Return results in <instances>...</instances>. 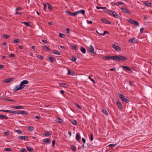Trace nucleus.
<instances>
[{
	"mask_svg": "<svg viewBox=\"0 0 152 152\" xmlns=\"http://www.w3.org/2000/svg\"><path fill=\"white\" fill-rule=\"evenodd\" d=\"M28 83V82L27 80H23L20 83L19 86L16 85L13 90L14 92H16L18 90L22 89L26 86L25 85Z\"/></svg>",
	"mask_w": 152,
	"mask_h": 152,
	"instance_id": "f257e3e1",
	"label": "nucleus"
},
{
	"mask_svg": "<svg viewBox=\"0 0 152 152\" xmlns=\"http://www.w3.org/2000/svg\"><path fill=\"white\" fill-rule=\"evenodd\" d=\"M127 59V58L126 57L121 55L115 56V60L116 61H118V60L121 61L126 60Z\"/></svg>",
	"mask_w": 152,
	"mask_h": 152,
	"instance_id": "f03ea898",
	"label": "nucleus"
},
{
	"mask_svg": "<svg viewBox=\"0 0 152 152\" xmlns=\"http://www.w3.org/2000/svg\"><path fill=\"white\" fill-rule=\"evenodd\" d=\"M103 58L105 60H115V56H103Z\"/></svg>",
	"mask_w": 152,
	"mask_h": 152,
	"instance_id": "7ed1b4c3",
	"label": "nucleus"
},
{
	"mask_svg": "<svg viewBox=\"0 0 152 152\" xmlns=\"http://www.w3.org/2000/svg\"><path fill=\"white\" fill-rule=\"evenodd\" d=\"M119 98L121 99L122 101L126 103H128L129 102V99L125 98L124 96L121 94H119Z\"/></svg>",
	"mask_w": 152,
	"mask_h": 152,
	"instance_id": "20e7f679",
	"label": "nucleus"
},
{
	"mask_svg": "<svg viewBox=\"0 0 152 152\" xmlns=\"http://www.w3.org/2000/svg\"><path fill=\"white\" fill-rule=\"evenodd\" d=\"M128 21L132 24L136 25L137 26L139 25V24L138 21L134 20L132 19H129Z\"/></svg>",
	"mask_w": 152,
	"mask_h": 152,
	"instance_id": "39448f33",
	"label": "nucleus"
},
{
	"mask_svg": "<svg viewBox=\"0 0 152 152\" xmlns=\"http://www.w3.org/2000/svg\"><path fill=\"white\" fill-rule=\"evenodd\" d=\"M112 47L115 50L118 51H120L121 50V49H120V47L119 46L115 45V44H113L112 45Z\"/></svg>",
	"mask_w": 152,
	"mask_h": 152,
	"instance_id": "423d86ee",
	"label": "nucleus"
},
{
	"mask_svg": "<svg viewBox=\"0 0 152 152\" xmlns=\"http://www.w3.org/2000/svg\"><path fill=\"white\" fill-rule=\"evenodd\" d=\"M121 9L122 10L123 12L128 14H130L131 12L129 10H128L126 8L124 7H121Z\"/></svg>",
	"mask_w": 152,
	"mask_h": 152,
	"instance_id": "0eeeda50",
	"label": "nucleus"
},
{
	"mask_svg": "<svg viewBox=\"0 0 152 152\" xmlns=\"http://www.w3.org/2000/svg\"><path fill=\"white\" fill-rule=\"evenodd\" d=\"M90 48H89L88 50L89 51L91 52L92 53L94 54L96 53V52L94 51V48L91 45H90Z\"/></svg>",
	"mask_w": 152,
	"mask_h": 152,
	"instance_id": "6e6552de",
	"label": "nucleus"
},
{
	"mask_svg": "<svg viewBox=\"0 0 152 152\" xmlns=\"http://www.w3.org/2000/svg\"><path fill=\"white\" fill-rule=\"evenodd\" d=\"M14 80V78H8L7 79L4 80V82L6 83H8L10 82H11Z\"/></svg>",
	"mask_w": 152,
	"mask_h": 152,
	"instance_id": "1a4fd4ad",
	"label": "nucleus"
},
{
	"mask_svg": "<svg viewBox=\"0 0 152 152\" xmlns=\"http://www.w3.org/2000/svg\"><path fill=\"white\" fill-rule=\"evenodd\" d=\"M129 42L132 43H136L137 42V40L135 38H131L128 40Z\"/></svg>",
	"mask_w": 152,
	"mask_h": 152,
	"instance_id": "9d476101",
	"label": "nucleus"
},
{
	"mask_svg": "<svg viewBox=\"0 0 152 152\" xmlns=\"http://www.w3.org/2000/svg\"><path fill=\"white\" fill-rule=\"evenodd\" d=\"M112 16L118 19L121 18V17L119 16L115 12H113V13H112Z\"/></svg>",
	"mask_w": 152,
	"mask_h": 152,
	"instance_id": "9b49d317",
	"label": "nucleus"
},
{
	"mask_svg": "<svg viewBox=\"0 0 152 152\" xmlns=\"http://www.w3.org/2000/svg\"><path fill=\"white\" fill-rule=\"evenodd\" d=\"M59 85L60 86L65 88H67L69 86V85L68 84L64 83H60Z\"/></svg>",
	"mask_w": 152,
	"mask_h": 152,
	"instance_id": "f8f14e48",
	"label": "nucleus"
},
{
	"mask_svg": "<svg viewBox=\"0 0 152 152\" xmlns=\"http://www.w3.org/2000/svg\"><path fill=\"white\" fill-rule=\"evenodd\" d=\"M121 67L124 69L131 71V72H132V71L131 70V69L128 66L122 65L121 66Z\"/></svg>",
	"mask_w": 152,
	"mask_h": 152,
	"instance_id": "ddd939ff",
	"label": "nucleus"
},
{
	"mask_svg": "<svg viewBox=\"0 0 152 152\" xmlns=\"http://www.w3.org/2000/svg\"><path fill=\"white\" fill-rule=\"evenodd\" d=\"M28 136H19L18 137V139H23L24 140H28Z\"/></svg>",
	"mask_w": 152,
	"mask_h": 152,
	"instance_id": "4468645a",
	"label": "nucleus"
},
{
	"mask_svg": "<svg viewBox=\"0 0 152 152\" xmlns=\"http://www.w3.org/2000/svg\"><path fill=\"white\" fill-rule=\"evenodd\" d=\"M12 107L16 109H23L24 108L22 106H12Z\"/></svg>",
	"mask_w": 152,
	"mask_h": 152,
	"instance_id": "2eb2a0df",
	"label": "nucleus"
},
{
	"mask_svg": "<svg viewBox=\"0 0 152 152\" xmlns=\"http://www.w3.org/2000/svg\"><path fill=\"white\" fill-rule=\"evenodd\" d=\"M102 21L104 23H106V24H111V22L110 21H109L105 19H102Z\"/></svg>",
	"mask_w": 152,
	"mask_h": 152,
	"instance_id": "dca6fc26",
	"label": "nucleus"
},
{
	"mask_svg": "<svg viewBox=\"0 0 152 152\" xmlns=\"http://www.w3.org/2000/svg\"><path fill=\"white\" fill-rule=\"evenodd\" d=\"M81 138V137L80 135V134L79 133H77L76 136V140L79 142Z\"/></svg>",
	"mask_w": 152,
	"mask_h": 152,
	"instance_id": "f3484780",
	"label": "nucleus"
},
{
	"mask_svg": "<svg viewBox=\"0 0 152 152\" xmlns=\"http://www.w3.org/2000/svg\"><path fill=\"white\" fill-rule=\"evenodd\" d=\"M113 11H112L111 10H105V12L108 14L109 15L112 16V13H113Z\"/></svg>",
	"mask_w": 152,
	"mask_h": 152,
	"instance_id": "a211bd4d",
	"label": "nucleus"
},
{
	"mask_svg": "<svg viewBox=\"0 0 152 152\" xmlns=\"http://www.w3.org/2000/svg\"><path fill=\"white\" fill-rule=\"evenodd\" d=\"M43 141L45 143H50L51 140L49 138H46L43 140Z\"/></svg>",
	"mask_w": 152,
	"mask_h": 152,
	"instance_id": "6ab92c4d",
	"label": "nucleus"
},
{
	"mask_svg": "<svg viewBox=\"0 0 152 152\" xmlns=\"http://www.w3.org/2000/svg\"><path fill=\"white\" fill-rule=\"evenodd\" d=\"M69 46L72 50H77L78 49L77 47L76 46H73L71 45H70Z\"/></svg>",
	"mask_w": 152,
	"mask_h": 152,
	"instance_id": "aec40b11",
	"label": "nucleus"
},
{
	"mask_svg": "<svg viewBox=\"0 0 152 152\" xmlns=\"http://www.w3.org/2000/svg\"><path fill=\"white\" fill-rule=\"evenodd\" d=\"M85 11L83 10H80L76 12V13L77 14H79L80 13H81L83 15H84L85 14Z\"/></svg>",
	"mask_w": 152,
	"mask_h": 152,
	"instance_id": "412c9836",
	"label": "nucleus"
},
{
	"mask_svg": "<svg viewBox=\"0 0 152 152\" xmlns=\"http://www.w3.org/2000/svg\"><path fill=\"white\" fill-rule=\"evenodd\" d=\"M18 114H25L27 115L28 114V113L26 111H18Z\"/></svg>",
	"mask_w": 152,
	"mask_h": 152,
	"instance_id": "4be33fe9",
	"label": "nucleus"
},
{
	"mask_svg": "<svg viewBox=\"0 0 152 152\" xmlns=\"http://www.w3.org/2000/svg\"><path fill=\"white\" fill-rule=\"evenodd\" d=\"M96 32L98 34L101 36H104L106 34H109V32L107 31H104V32L103 33H102V34H100V33L97 31H96Z\"/></svg>",
	"mask_w": 152,
	"mask_h": 152,
	"instance_id": "5701e85b",
	"label": "nucleus"
},
{
	"mask_svg": "<svg viewBox=\"0 0 152 152\" xmlns=\"http://www.w3.org/2000/svg\"><path fill=\"white\" fill-rule=\"evenodd\" d=\"M56 121L58 123H59L60 124H61L63 123V120L59 118H57Z\"/></svg>",
	"mask_w": 152,
	"mask_h": 152,
	"instance_id": "b1692460",
	"label": "nucleus"
},
{
	"mask_svg": "<svg viewBox=\"0 0 152 152\" xmlns=\"http://www.w3.org/2000/svg\"><path fill=\"white\" fill-rule=\"evenodd\" d=\"M117 104L118 105V107L120 109L122 108V105L119 101H118L117 102Z\"/></svg>",
	"mask_w": 152,
	"mask_h": 152,
	"instance_id": "393cba45",
	"label": "nucleus"
},
{
	"mask_svg": "<svg viewBox=\"0 0 152 152\" xmlns=\"http://www.w3.org/2000/svg\"><path fill=\"white\" fill-rule=\"evenodd\" d=\"M8 118V117L7 116L3 115H0V119H7Z\"/></svg>",
	"mask_w": 152,
	"mask_h": 152,
	"instance_id": "a878e982",
	"label": "nucleus"
},
{
	"mask_svg": "<svg viewBox=\"0 0 152 152\" xmlns=\"http://www.w3.org/2000/svg\"><path fill=\"white\" fill-rule=\"evenodd\" d=\"M8 113L18 114V111H14L11 110H8Z\"/></svg>",
	"mask_w": 152,
	"mask_h": 152,
	"instance_id": "bb28decb",
	"label": "nucleus"
},
{
	"mask_svg": "<svg viewBox=\"0 0 152 152\" xmlns=\"http://www.w3.org/2000/svg\"><path fill=\"white\" fill-rule=\"evenodd\" d=\"M52 53L54 54H57L58 55H60L61 54L58 52L57 50H54L52 51Z\"/></svg>",
	"mask_w": 152,
	"mask_h": 152,
	"instance_id": "cd10ccee",
	"label": "nucleus"
},
{
	"mask_svg": "<svg viewBox=\"0 0 152 152\" xmlns=\"http://www.w3.org/2000/svg\"><path fill=\"white\" fill-rule=\"evenodd\" d=\"M26 147L27 150L28 151L31 152L34 151L33 149L31 147H29L28 146H27Z\"/></svg>",
	"mask_w": 152,
	"mask_h": 152,
	"instance_id": "c85d7f7f",
	"label": "nucleus"
},
{
	"mask_svg": "<svg viewBox=\"0 0 152 152\" xmlns=\"http://www.w3.org/2000/svg\"><path fill=\"white\" fill-rule=\"evenodd\" d=\"M67 13L73 16H75L77 15L76 12H72L70 11H68L67 12Z\"/></svg>",
	"mask_w": 152,
	"mask_h": 152,
	"instance_id": "c756f323",
	"label": "nucleus"
},
{
	"mask_svg": "<svg viewBox=\"0 0 152 152\" xmlns=\"http://www.w3.org/2000/svg\"><path fill=\"white\" fill-rule=\"evenodd\" d=\"M102 112L106 115H108L109 114L108 112L105 109H102Z\"/></svg>",
	"mask_w": 152,
	"mask_h": 152,
	"instance_id": "7c9ffc66",
	"label": "nucleus"
},
{
	"mask_svg": "<svg viewBox=\"0 0 152 152\" xmlns=\"http://www.w3.org/2000/svg\"><path fill=\"white\" fill-rule=\"evenodd\" d=\"M27 129L30 131H32L34 129V127L30 126H27Z\"/></svg>",
	"mask_w": 152,
	"mask_h": 152,
	"instance_id": "2f4dec72",
	"label": "nucleus"
},
{
	"mask_svg": "<svg viewBox=\"0 0 152 152\" xmlns=\"http://www.w3.org/2000/svg\"><path fill=\"white\" fill-rule=\"evenodd\" d=\"M80 50L82 53L84 54L86 53V50L85 48L83 47H81L80 48Z\"/></svg>",
	"mask_w": 152,
	"mask_h": 152,
	"instance_id": "473e14b6",
	"label": "nucleus"
},
{
	"mask_svg": "<svg viewBox=\"0 0 152 152\" xmlns=\"http://www.w3.org/2000/svg\"><path fill=\"white\" fill-rule=\"evenodd\" d=\"M71 149L74 152H76V148L74 146L72 145L71 146Z\"/></svg>",
	"mask_w": 152,
	"mask_h": 152,
	"instance_id": "72a5a7b5",
	"label": "nucleus"
},
{
	"mask_svg": "<svg viewBox=\"0 0 152 152\" xmlns=\"http://www.w3.org/2000/svg\"><path fill=\"white\" fill-rule=\"evenodd\" d=\"M75 105L76 107H77V108H78L79 109H81L82 108L81 106H80L78 104H77V103H75Z\"/></svg>",
	"mask_w": 152,
	"mask_h": 152,
	"instance_id": "f704fd0d",
	"label": "nucleus"
},
{
	"mask_svg": "<svg viewBox=\"0 0 152 152\" xmlns=\"http://www.w3.org/2000/svg\"><path fill=\"white\" fill-rule=\"evenodd\" d=\"M74 74L73 72H72V71L68 69V75H73Z\"/></svg>",
	"mask_w": 152,
	"mask_h": 152,
	"instance_id": "c9c22d12",
	"label": "nucleus"
},
{
	"mask_svg": "<svg viewBox=\"0 0 152 152\" xmlns=\"http://www.w3.org/2000/svg\"><path fill=\"white\" fill-rule=\"evenodd\" d=\"M21 23L24 24V25L26 26L30 27V24L29 23L26 22H22Z\"/></svg>",
	"mask_w": 152,
	"mask_h": 152,
	"instance_id": "e433bc0d",
	"label": "nucleus"
},
{
	"mask_svg": "<svg viewBox=\"0 0 152 152\" xmlns=\"http://www.w3.org/2000/svg\"><path fill=\"white\" fill-rule=\"evenodd\" d=\"M3 38H4L5 39H8V38H10V35H8L6 34H4L3 35Z\"/></svg>",
	"mask_w": 152,
	"mask_h": 152,
	"instance_id": "4c0bfd02",
	"label": "nucleus"
},
{
	"mask_svg": "<svg viewBox=\"0 0 152 152\" xmlns=\"http://www.w3.org/2000/svg\"><path fill=\"white\" fill-rule=\"evenodd\" d=\"M70 122L72 124L75 125H77V123L75 120H73V121H71Z\"/></svg>",
	"mask_w": 152,
	"mask_h": 152,
	"instance_id": "58836bf2",
	"label": "nucleus"
},
{
	"mask_svg": "<svg viewBox=\"0 0 152 152\" xmlns=\"http://www.w3.org/2000/svg\"><path fill=\"white\" fill-rule=\"evenodd\" d=\"M48 58L49 59L50 61L51 62H53L54 59H55V58H54L53 57L51 56L49 57H48Z\"/></svg>",
	"mask_w": 152,
	"mask_h": 152,
	"instance_id": "ea45409f",
	"label": "nucleus"
},
{
	"mask_svg": "<svg viewBox=\"0 0 152 152\" xmlns=\"http://www.w3.org/2000/svg\"><path fill=\"white\" fill-rule=\"evenodd\" d=\"M45 135L46 136H49L50 135H51V133L48 132H46L45 133Z\"/></svg>",
	"mask_w": 152,
	"mask_h": 152,
	"instance_id": "a19ab883",
	"label": "nucleus"
},
{
	"mask_svg": "<svg viewBox=\"0 0 152 152\" xmlns=\"http://www.w3.org/2000/svg\"><path fill=\"white\" fill-rule=\"evenodd\" d=\"M59 36L60 37L62 38H64L65 37V34L61 33L59 34Z\"/></svg>",
	"mask_w": 152,
	"mask_h": 152,
	"instance_id": "79ce46f5",
	"label": "nucleus"
},
{
	"mask_svg": "<svg viewBox=\"0 0 152 152\" xmlns=\"http://www.w3.org/2000/svg\"><path fill=\"white\" fill-rule=\"evenodd\" d=\"M15 132H16L18 134H20L22 133V132L20 130H15Z\"/></svg>",
	"mask_w": 152,
	"mask_h": 152,
	"instance_id": "37998d69",
	"label": "nucleus"
},
{
	"mask_svg": "<svg viewBox=\"0 0 152 152\" xmlns=\"http://www.w3.org/2000/svg\"><path fill=\"white\" fill-rule=\"evenodd\" d=\"M4 150L6 151H11L12 150L11 148H4Z\"/></svg>",
	"mask_w": 152,
	"mask_h": 152,
	"instance_id": "c03bdc74",
	"label": "nucleus"
},
{
	"mask_svg": "<svg viewBox=\"0 0 152 152\" xmlns=\"http://www.w3.org/2000/svg\"><path fill=\"white\" fill-rule=\"evenodd\" d=\"M47 4L48 5V9H49L50 10H52V6L50 4H49L48 3H47Z\"/></svg>",
	"mask_w": 152,
	"mask_h": 152,
	"instance_id": "a18cd8bd",
	"label": "nucleus"
},
{
	"mask_svg": "<svg viewBox=\"0 0 152 152\" xmlns=\"http://www.w3.org/2000/svg\"><path fill=\"white\" fill-rule=\"evenodd\" d=\"M37 57L39 59L42 60L44 58V57L40 55H38Z\"/></svg>",
	"mask_w": 152,
	"mask_h": 152,
	"instance_id": "49530a36",
	"label": "nucleus"
},
{
	"mask_svg": "<svg viewBox=\"0 0 152 152\" xmlns=\"http://www.w3.org/2000/svg\"><path fill=\"white\" fill-rule=\"evenodd\" d=\"M20 151L21 152H27L25 148H22L20 149Z\"/></svg>",
	"mask_w": 152,
	"mask_h": 152,
	"instance_id": "de8ad7c7",
	"label": "nucleus"
},
{
	"mask_svg": "<svg viewBox=\"0 0 152 152\" xmlns=\"http://www.w3.org/2000/svg\"><path fill=\"white\" fill-rule=\"evenodd\" d=\"M89 138L91 141H92L93 140V134L92 133H91Z\"/></svg>",
	"mask_w": 152,
	"mask_h": 152,
	"instance_id": "09e8293b",
	"label": "nucleus"
},
{
	"mask_svg": "<svg viewBox=\"0 0 152 152\" xmlns=\"http://www.w3.org/2000/svg\"><path fill=\"white\" fill-rule=\"evenodd\" d=\"M44 47L45 48V49H43L44 50H46L48 51L51 50V49L50 48H49L47 46H44Z\"/></svg>",
	"mask_w": 152,
	"mask_h": 152,
	"instance_id": "8fccbe9b",
	"label": "nucleus"
},
{
	"mask_svg": "<svg viewBox=\"0 0 152 152\" xmlns=\"http://www.w3.org/2000/svg\"><path fill=\"white\" fill-rule=\"evenodd\" d=\"M19 39H15L13 41V43H19Z\"/></svg>",
	"mask_w": 152,
	"mask_h": 152,
	"instance_id": "3c124183",
	"label": "nucleus"
},
{
	"mask_svg": "<svg viewBox=\"0 0 152 152\" xmlns=\"http://www.w3.org/2000/svg\"><path fill=\"white\" fill-rule=\"evenodd\" d=\"M77 58L76 57L74 56H72V60L73 61V62H75Z\"/></svg>",
	"mask_w": 152,
	"mask_h": 152,
	"instance_id": "603ef678",
	"label": "nucleus"
},
{
	"mask_svg": "<svg viewBox=\"0 0 152 152\" xmlns=\"http://www.w3.org/2000/svg\"><path fill=\"white\" fill-rule=\"evenodd\" d=\"M145 4L147 6L150 7L151 3L149 2H145Z\"/></svg>",
	"mask_w": 152,
	"mask_h": 152,
	"instance_id": "864d4df0",
	"label": "nucleus"
},
{
	"mask_svg": "<svg viewBox=\"0 0 152 152\" xmlns=\"http://www.w3.org/2000/svg\"><path fill=\"white\" fill-rule=\"evenodd\" d=\"M91 76H92L91 75L89 76V78L94 83H95V81L91 77Z\"/></svg>",
	"mask_w": 152,
	"mask_h": 152,
	"instance_id": "5fc2aeb1",
	"label": "nucleus"
},
{
	"mask_svg": "<svg viewBox=\"0 0 152 152\" xmlns=\"http://www.w3.org/2000/svg\"><path fill=\"white\" fill-rule=\"evenodd\" d=\"M117 144H111L108 145V147H114L116 146V145H117Z\"/></svg>",
	"mask_w": 152,
	"mask_h": 152,
	"instance_id": "6e6d98bb",
	"label": "nucleus"
},
{
	"mask_svg": "<svg viewBox=\"0 0 152 152\" xmlns=\"http://www.w3.org/2000/svg\"><path fill=\"white\" fill-rule=\"evenodd\" d=\"M9 56L10 57V58H12V57H15V55L14 54H12V53H11L10 54H9Z\"/></svg>",
	"mask_w": 152,
	"mask_h": 152,
	"instance_id": "4d7b16f0",
	"label": "nucleus"
},
{
	"mask_svg": "<svg viewBox=\"0 0 152 152\" xmlns=\"http://www.w3.org/2000/svg\"><path fill=\"white\" fill-rule=\"evenodd\" d=\"M96 8L97 9H105L106 8V7H96Z\"/></svg>",
	"mask_w": 152,
	"mask_h": 152,
	"instance_id": "13d9d810",
	"label": "nucleus"
},
{
	"mask_svg": "<svg viewBox=\"0 0 152 152\" xmlns=\"http://www.w3.org/2000/svg\"><path fill=\"white\" fill-rule=\"evenodd\" d=\"M4 134L5 136H7L9 134V132H4Z\"/></svg>",
	"mask_w": 152,
	"mask_h": 152,
	"instance_id": "bf43d9fd",
	"label": "nucleus"
},
{
	"mask_svg": "<svg viewBox=\"0 0 152 152\" xmlns=\"http://www.w3.org/2000/svg\"><path fill=\"white\" fill-rule=\"evenodd\" d=\"M87 22L88 24H91L92 23V21H89L88 20H87Z\"/></svg>",
	"mask_w": 152,
	"mask_h": 152,
	"instance_id": "052dcab7",
	"label": "nucleus"
},
{
	"mask_svg": "<svg viewBox=\"0 0 152 152\" xmlns=\"http://www.w3.org/2000/svg\"><path fill=\"white\" fill-rule=\"evenodd\" d=\"M43 4L44 5L43 10L44 11H46V5L45 4Z\"/></svg>",
	"mask_w": 152,
	"mask_h": 152,
	"instance_id": "680f3d73",
	"label": "nucleus"
},
{
	"mask_svg": "<svg viewBox=\"0 0 152 152\" xmlns=\"http://www.w3.org/2000/svg\"><path fill=\"white\" fill-rule=\"evenodd\" d=\"M144 28H140V33H142L144 31Z\"/></svg>",
	"mask_w": 152,
	"mask_h": 152,
	"instance_id": "e2e57ef3",
	"label": "nucleus"
},
{
	"mask_svg": "<svg viewBox=\"0 0 152 152\" xmlns=\"http://www.w3.org/2000/svg\"><path fill=\"white\" fill-rule=\"evenodd\" d=\"M42 41L43 43H45V44L47 43V41L45 39H42Z\"/></svg>",
	"mask_w": 152,
	"mask_h": 152,
	"instance_id": "0e129e2a",
	"label": "nucleus"
},
{
	"mask_svg": "<svg viewBox=\"0 0 152 152\" xmlns=\"http://www.w3.org/2000/svg\"><path fill=\"white\" fill-rule=\"evenodd\" d=\"M66 32L67 33H69V28H67L66 29Z\"/></svg>",
	"mask_w": 152,
	"mask_h": 152,
	"instance_id": "69168bd1",
	"label": "nucleus"
},
{
	"mask_svg": "<svg viewBox=\"0 0 152 152\" xmlns=\"http://www.w3.org/2000/svg\"><path fill=\"white\" fill-rule=\"evenodd\" d=\"M56 142L55 140H53L52 141V144L53 146H54V145H55Z\"/></svg>",
	"mask_w": 152,
	"mask_h": 152,
	"instance_id": "338daca9",
	"label": "nucleus"
},
{
	"mask_svg": "<svg viewBox=\"0 0 152 152\" xmlns=\"http://www.w3.org/2000/svg\"><path fill=\"white\" fill-rule=\"evenodd\" d=\"M1 111L8 113V110H0V112H1Z\"/></svg>",
	"mask_w": 152,
	"mask_h": 152,
	"instance_id": "774afa93",
	"label": "nucleus"
}]
</instances>
